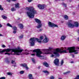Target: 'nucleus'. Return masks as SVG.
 Masks as SVG:
<instances>
[{
	"mask_svg": "<svg viewBox=\"0 0 79 79\" xmlns=\"http://www.w3.org/2000/svg\"><path fill=\"white\" fill-rule=\"evenodd\" d=\"M6 61L7 63V64L10 63V61L8 60V59H7L6 60Z\"/></svg>",
	"mask_w": 79,
	"mask_h": 79,
	"instance_id": "c756f323",
	"label": "nucleus"
},
{
	"mask_svg": "<svg viewBox=\"0 0 79 79\" xmlns=\"http://www.w3.org/2000/svg\"><path fill=\"white\" fill-rule=\"evenodd\" d=\"M71 20H69V22L67 23V25L68 27H70V28H73V27H74V24L71 23Z\"/></svg>",
	"mask_w": 79,
	"mask_h": 79,
	"instance_id": "39448f33",
	"label": "nucleus"
},
{
	"mask_svg": "<svg viewBox=\"0 0 79 79\" xmlns=\"http://www.w3.org/2000/svg\"><path fill=\"white\" fill-rule=\"evenodd\" d=\"M16 10L15 9V8L12 7L11 9V11H16Z\"/></svg>",
	"mask_w": 79,
	"mask_h": 79,
	"instance_id": "2f4dec72",
	"label": "nucleus"
},
{
	"mask_svg": "<svg viewBox=\"0 0 79 79\" xmlns=\"http://www.w3.org/2000/svg\"><path fill=\"white\" fill-rule=\"evenodd\" d=\"M44 52H45L44 54H51L52 53L53 54H52L51 57H54L55 56H59L60 55L58 52H60V53H67V52L66 50H64V48H61L60 49L57 48L53 49L51 47H49L48 49H44L43 50Z\"/></svg>",
	"mask_w": 79,
	"mask_h": 79,
	"instance_id": "f257e3e1",
	"label": "nucleus"
},
{
	"mask_svg": "<svg viewBox=\"0 0 79 79\" xmlns=\"http://www.w3.org/2000/svg\"><path fill=\"white\" fill-rule=\"evenodd\" d=\"M78 6H79V5H78Z\"/></svg>",
	"mask_w": 79,
	"mask_h": 79,
	"instance_id": "338daca9",
	"label": "nucleus"
},
{
	"mask_svg": "<svg viewBox=\"0 0 79 79\" xmlns=\"http://www.w3.org/2000/svg\"><path fill=\"white\" fill-rule=\"evenodd\" d=\"M26 9L28 11L27 12L28 16L30 18H34L35 14H37V11L35 10L34 8L30 6L26 7Z\"/></svg>",
	"mask_w": 79,
	"mask_h": 79,
	"instance_id": "f03ea898",
	"label": "nucleus"
},
{
	"mask_svg": "<svg viewBox=\"0 0 79 79\" xmlns=\"http://www.w3.org/2000/svg\"><path fill=\"white\" fill-rule=\"evenodd\" d=\"M72 0H69V2H72Z\"/></svg>",
	"mask_w": 79,
	"mask_h": 79,
	"instance_id": "680f3d73",
	"label": "nucleus"
},
{
	"mask_svg": "<svg viewBox=\"0 0 79 79\" xmlns=\"http://www.w3.org/2000/svg\"><path fill=\"white\" fill-rule=\"evenodd\" d=\"M77 32H78V34L79 35V30H78V31Z\"/></svg>",
	"mask_w": 79,
	"mask_h": 79,
	"instance_id": "13d9d810",
	"label": "nucleus"
},
{
	"mask_svg": "<svg viewBox=\"0 0 79 79\" xmlns=\"http://www.w3.org/2000/svg\"><path fill=\"white\" fill-rule=\"evenodd\" d=\"M70 73V71H67L66 72H64L63 74H69Z\"/></svg>",
	"mask_w": 79,
	"mask_h": 79,
	"instance_id": "4be33fe9",
	"label": "nucleus"
},
{
	"mask_svg": "<svg viewBox=\"0 0 79 79\" xmlns=\"http://www.w3.org/2000/svg\"><path fill=\"white\" fill-rule=\"evenodd\" d=\"M66 36L63 35L60 38L61 40H64L66 39Z\"/></svg>",
	"mask_w": 79,
	"mask_h": 79,
	"instance_id": "412c9836",
	"label": "nucleus"
},
{
	"mask_svg": "<svg viewBox=\"0 0 79 79\" xmlns=\"http://www.w3.org/2000/svg\"><path fill=\"white\" fill-rule=\"evenodd\" d=\"M37 7L40 9V10H44L46 7V5L45 4H38L37 6Z\"/></svg>",
	"mask_w": 79,
	"mask_h": 79,
	"instance_id": "423d86ee",
	"label": "nucleus"
},
{
	"mask_svg": "<svg viewBox=\"0 0 79 79\" xmlns=\"http://www.w3.org/2000/svg\"><path fill=\"white\" fill-rule=\"evenodd\" d=\"M11 63L13 64V66H14V67L16 66V63L15 62V60H12L11 61Z\"/></svg>",
	"mask_w": 79,
	"mask_h": 79,
	"instance_id": "4468645a",
	"label": "nucleus"
},
{
	"mask_svg": "<svg viewBox=\"0 0 79 79\" xmlns=\"http://www.w3.org/2000/svg\"><path fill=\"white\" fill-rule=\"evenodd\" d=\"M0 10H1V11L3 10V8L2 7V6L1 5H0Z\"/></svg>",
	"mask_w": 79,
	"mask_h": 79,
	"instance_id": "72a5a7b5",
	"label": "nucleus"
},
{
	"mask_svg": "<svg viewBox=\"0 0 79 79\" xmlns=\"http://www.w3.org/2000/svg\"><path fill=\"white\" fill-rule=\"evenodd\" d=\"M45 39H44L43 41V43H47L48 42V41L49 40L48 39V38L47 37V36L46 35H44Z\"/></svg>",
	"mask_w": 79,
	"mask_h": 79,
	"instance_id": "f8f14e48",
	"label": "nucleus"
},
{
	"mask_svg": "<svg viewBox=\"0 0 79 79\" xmlns=\"http://www.w3.org/2000/svg\"><path fill=\"white\" fill-rule=\"evenodd\" d=\"M50 79H55V77L53 76H51L49 78Z\"/></svg>",
	"mask_w": 79,
	"mask_h": 79,
	"instance_id": "7c9ffc66",
	"label": "nucleus"
},
{
	"mask_svg": "<svg viewBox=\"0 0 79 79\" xmlns=\"http://www.w3.org/2000/svg\"><path fill=\"white\" fill-rule=\"evenodd\" d=\"M59 59H56L54 61V63L56 66H59Z\"/></svg>",
	"mask_w": 79,
	"mask_h": 79,
	"instance_id": "6e6552de",
	"label": "nucleus"
},
{
	"mask_svg": "<svg viewBox=\"0 0 79 79\" xmlns=\"http://www.w3.org/2000/svg\"><path fill=\"white\" fill-rule=\"evenodd\" d=\"M65 0H62V1H64Z\"/></svg>",
	"mask_w": 79,
	"mask_h": 79,
	"instance_id": "e2e57ef3",
	"label": "nucleus"
},
{
	"mask_svg": "<svg viewBox=\"0 0 79 79\" xmlns=\"http://www.w3.org/2000/svg\"><path fill=\"white\" fill-rule=\"evenodd\" d=\"M28 77L29 79H34V77H33L32 74H29L28 75Z\"/></svg>",
	"mask_w": 79,
	"mask_h": 79,
	"instance_id": "dca6fc26",
	"label": "nucleus"
},
{
	"mask_svg": "<svg viewBox=\"0 0 79 79\" xmlns=\"http://www.w3.org/2000/svg\"><path fill=\"white\" fill-rule=\"evenodd\" d=\"M42 31V28L40 29L39 30V31H40V32H41V31Z\"/></svg>",
	"mask_w": 79,
	"mask_h": 79,
	"instance_id": "de8ad7c7",
	"label": "nucleus"
},
{
	"mask_svg": "<svg viewBox=\"0 0 79 79\" xmlns=\"http://www.w3.org/2000/svg\"><path fill=\"white\" fill-rule=\"evenodd\" d=\"M64 48H65L67 50H69V53H73V52H77V50H75V47H69L68 48L66 47Z\"/></svg>",
	"mask_w": 79,
	"mask_h": 79,
	"instance_id": "20e7f679",
	"label": "nucleus"
},
{
	"mask_svg": "<svg viewBox=\"0 0 79 79\" xmlns=\"http://www.w3.org/2000/svg\"><path fill=\"white\" fill-rule=\"evenodd\" d=\"M74 54H78V52H76L74 53Z\"/></svg>",
	"mask_w": 79,
	"mask_h": 79,
	"instance_id": "09e8293b",
	"label": "nucleus"
},
{
	"mask_svg": "<svg viewBox=\"0 0 79 79\" xmlns=\"http://www.w3.org/2000/svg\"><path fill=\"white\" fill-rule=\"evenodd\" d=\"M15 7L16 8H19L20 7H19V3H17L15 5Z\"/></svg>",
	"mask_w": 79,
	"mask_h": 79,
	"instance_id": "aec40b11",
	"label": "nucleus"
},
{
	"mask_svg": "<svg viewBox=\"0 0 79 79\" xmlns=\"http://www.w3.org/2000/svg\"><path fill=\"white\" fill-rule=\"evenodd\" d=\"M58 79H62V78H58Z\"/></svg>",
	"mask_w": 79,
	"mask_h": 79,
	"instance_id": "052dcab7",
	"label": "nucleus"
},
{
	"mask_svg": "<svg viewBox=\"0 0 79 79\" xmlns=\"http://www.w3.org/2000/svg\"><path fill=\"white\" fill-rule=\"evenodd\" d=\"M20 65L21 66L23 67V68H25L26 69H28L29 68L27 67V64H20Z\"/></svg>",
	"mask_w": 79,
	"mask_h": 79,
	"instance_id": "9b49d317",
	"label": "nucleus"
},
{
	"mask_svg": "<svg viewBox=\"0 0 79 79\" xmlns=\"http://www.w3.org/2000/svg\"><path fill=\"white\" fill-rule=\"evenodd\" d=\"M75 13L74 12H73V15H75Z\"/></svg>",
	"mask_w": 79,
	"mask_h": 79,
	"instance_id": "4d7b16f0",
	"label": "nucleus"
},
{
	"mask_svg": "<svg viewBox=\"0 0 79 79\" xmlns=\"http://www.w3.org/2000/svg\"><path fill=\"white\" fill-rule=\"evenodd\" d=\"M42 24L41 23H39L38 25V26H36V27L37 29H40V28H41L42 27Z\"/></svg>",
	"mask_w": 79,
	"mask_h": 79,
	"instance_id": "a211bd4d",
	"label": "nucleus"
},
{
	"mask_svg": "<svg viewBox=\"0 0 79 79\" xmlns=\"http://www.w3.org/2000/svg\"><path fill=\"white\" fill-rule=\"evenodd\" d=\"M12 1H13L14 2L15 1H16V0H12Z\"/></svg>",
	"mask_w": 79,
	"mask_h": 79,
	"instance_id": "bf43d9fd",
	"label": "nucleus"
},
{
	"mask_svg": "<svg viewBox=\"0 0 79 79\" xmlns=\"http://www.w3.org/2000/svg\"><path fill=\"white\" fill-rule=\"evenodd\" d=\"M71 63H74V62L73 61H71Z\"/></svg>",
	"mask_w": 79,
	"mask_h": 79,
	"instance_id": "5fc2aeb1",
	"label": "nucleus"
},
{
	"mask_svg": "<svg viewBox=\"0 0 79 79\" xmlns=\"http://www.w3.org/2000/svg\"><path fill=\"white\" fill-rule=\"evenodd\" d=\"M41 51H40V49H35L33 50V52H36V56H37V54L38 55L39 53H41V52H40Z\"/></svg>",
	"mask_w": 79,
	"mask_h": 79,
	"instance_id": "1a4fd4ad",
	"label": "nucleus"
},
{
	"mask_svg": "<svg viewBox=\"0 0 79 79\" xmlns=\"http://www.w3.org/2000/svg\"><path fill=\"white\" fill-rule=\"evenodd\" d=\"M25 51L26 52H29V51L27 49L25 50Z\"/></svg>",
	"mask_w": 79,
	"mask_h": 79,
	"instance_id": "ea45409f",
	"label": "nucleus"
},
{
	"mask_svg": "<svg viewBox=\"0 0 79 79\" xmlns=\"http://www.w3.org/2000/svg\"><path fill=\"white\" fill-rule=\"evenodd\" d=\"M40 39L35 38H31L29 40V43L31 46H34V45H35V42L36 40H37L39 43H41L42 42V41L41 40H43L44 37L41 36L40 37Z\"/></svg>",
	"mask_w": 79,
	"mask_h": 79,
	"instance_id": "7ed1b4c3",
	"label": "nucleus"
},
{
	"mask_svg": "<svg viewBox=\"0 0 79 79\" xmlns=\"http://www.w3.org/2000/svg\"><path fill=\"white\" fill-rule=\"evenodd\" d=\"M64 18L65 20H67V19H68V16L65 15L64 16Z\"/></svg>",
	"mask_w": 79,
	"mask_h": 79,
	"instance_id": "a878e982",
	"label": "nucleus"
},
{
	"mask_svg": "<svg viewBox=\"0 0 79 79\" xmlns=\"http://www.w3.org/2000/svg\"><path fill=\"white\" fill-rule=\"evenodd\" d=\"M2 47H3V48H5V47H6V46L4 45H3L2 46Z\"/></svg>",
	"mask_w": 79,
	"mask_h": 79,
	"instance_id": "79ce46f5",
	"label": "nucleus"
},
{
	"mask_svg": "<svg viewBox=\"0 0 79 79\" xmlns=\"http://www.w3.org/2000/svg\"><path fill=\"white\" fill-rule=\"evenodd\" d=\"M35 21L38 24H41V21L40 20L37 19H35Z\"/></svg>",
	"mask_w": 79,
	"mask_h": 79,
	"instance_id": "ddd939ff",
	"label": "nucleus"
},
{
	"mask_svg": "<svg viewBox=\"0 0 79 79\" xmlns=\"http://www.w3.org/2000/svg\"><path fill=\"white\" fill-rule=\"evenodd\" d=\"M62 23H63V21L62 22Z\"/></svg>",
	"mask_w": 79,
	"mask_h": 79,
	"instance_id": "69168bd1",
	"label": "nucleus"
},
{
	"mask_svg": "<svg viewBox=\"0 0 79 79\" xmlns=\"http://www.w3.org/2000/svg\"><path fill=\"white\" fill-rule=\"evenodd\" d=\"M31 55H32V56H35V54H31Z\"/></svg>",
	"mask_w": 79,
	"mask_h": 79,
	"instance_id": "8fccbe9b",
	"label": "nucleus"
},
{
	"mask_svg": "<svg viewBox=\"0 0 79 79\" xmlns=\"http://www.w3.org/2000/svg\"><path fill=\"white\" fill-rule=\"evenodd\" d=\"M7 75H9L10 76H11V75H12V73H11L10 72H8L7 73Z\"/></svg>",
	"mask_w": 79,
	"mask_h": 79,
	"instance_id": "e433bc0d",
	"label": "nucleus"
},
{
	"mask_svg": "<svg viewBox=\"0 0 79 79\" xmlns=\"http://www.w3.org/2000/svg\"><path fill=\"white\" fill-rule=\"evenodd\" d=\"M7 1H8V2H11V0H7Z\"/></svg>",
	"mask_w": 79,
	"mask_h": 79,
	"instance_id": "3c124183",
	"label": "nucleus"
},
{
	"mask_svg": "<svg viewBox=\"0 0 79 79\" xmlns=\"http://www.w3.org/2000/svg\"><path fill=\"white\" fill-rule=\"evenodd\" d=\"M28 2H32L31 0H28Z\"/></svg>",
	"mask_w": 79,
	"mask_h": 79,
	"instance_id": "49530a36",
	"label": "nucleus"
},
{
	"mask_svg": "<svg viewBox=\"0 0 79 79\" xmlns=\"http://www.w3.org/2000/svg\"><path fill=\"white\" fill-rule=\"evenodd\" d=\"M5 55H10V53H5Z\"/></svg>",
	"mask_w": 79,
	"mask_h": 79,
	"instance_id": "a19ab883",
	"label": "nucleus"
},
{
	"mask_svg": "<svg viewBox=\"0 0 79 79\" xmlns=\"http://www.w3.org/2000/svg\"><path fill=\"white\" fill-rule=\"evenodd\" d=\"M77 49H79V48H77Z\"/></svg>",
	"mask_w": 79,
	"mask_h": 79,
	"instance_id": "0e129e2a",
	"label": "nucleus"
},
{
	"mask_svg": "<svg viewBox=\"0 0 79 79\" xmlns=\"http://www.w3.org/2000/svg\"><path fill=\"white\" fill-rule=\"evenodd\" d=\"M2 17L3 18V19H6V18H7V17L5 16L4 15H2Z\"/></svg>",
	"mask_w": 79,
	"mask_h": 79,
	"instance_id": "473e14b6",
	"label": "nucleus"
},
{
	"mask_svg": "<svg viewBox=\"0 0 79 79\" xmlns=\"http://www.w3.org/2000/svg\"><path fill=\"white\" fill-rule=\"evenodd\" d=\"M48 26L51 27H58V25H55L50 22H48Z\"/></svg>",
	"mask_w": 79,
	"mask_h": 79,
	"instance_id": "0eeeda50",
	"label": "nucleus"
},
{
	"mask_svg": "<svg viewBox=\"0 0 79 79\" xmlns=\"http://www.w3.org/2000/svg\"><path fill=\"white\" fill-rule=\"evenodd\" d=\"M2 27V24L0 23V27Z\"/></svg>",
	"mask_w": 79,
	"mask_h": 79,
	"instance_id": "603ef678",
	"label": "nucleus"
},
{
	"mask_svg": "<svg viewBox=\"0 0 79 79\" xmlns=\"http://www.w3.org/2000/svg\"><path fill=\"white\" fill-rule=\"evenodd\" d=\"M23 35H22L20 36H19V38L20 39H23Z\"/></svg>",
	"mask_w": 79,
	"mask_h": 79,
	"instance_id": "c85d7f7f",
	"label": "nucleus"
},
{
	"mask_svg": "<svg viewBox=\"0 0 79 79\" xmlns=\"http://www.w3.org/2000/svg\"><path fill=\"white\" fill-rule=\"evenodd\" d=\"M79 27V23L77 22H75L74 23V27Z\"/></svg>",
	"mask_w": 79,
	"mask_h": 79,
	"instance_id": "6ab92c4d",
	"label": "nucleus"
},
{
	"mask_svg": "<svg viewBox=\"0 0 79 79\" xmlns=\"http://www.w3.org/2000/svg\"><path fill=\"white\" fill-rule=\"evenodd\" d=\"M31 60L33 63H35V59L34 58L32 59Z\"/></svg>",
	"mask_w": 79,
	"mask_h": 79,
	"instance_id": "f704fd0d",
	"label": "nucleus"
},
{
	"mask_svg": "<svg viewBox=\"0 0 79 79\" xmlns=\"http://www.w3.org/2000/svg\"><path fill=\"white\" fill-rule=\"evenodd\" d=\"M62 5L64 6V7H66V4L64 2L62 3Z\"/></svg>",
	"mask_w": 79,
	"mask_h": 79,
	"instance_id": "393cba45",
	"label": "nucleus"
},
{
	"mask_svg": "<svg viewBox=\"0 0 79 79\" xmlns=\"http://www.w3.org/2000/svg\"><path fill=\"white\" fill-rule=\"evenodd\" d=\"M40 66H39L38 67V69H40Z\"/></svg>",
	"mask_w": 79,
	"mask_h": 79,
	"instance_id": "864d4df0",
	"label": "nucleus"
},
{
	"mask_svg": "<svg viewBox=\"0 0 79 79\" xmlns=\"http://www.w3.org/2000/svg\"><path fill=\"white\" fill-rule=\"evenodd\" d=\"M71 55H72V57L73 58H74V55L73 54H70Z\"/></svg>",
	"mask_w": 79,
	"mask_h": 79,
	"instance_id": "a18cd8bd",
	"label": "nucleus"
},
{
	"mask_svg": "<svg viewBox=\"0 0 79 79\" xmlns=\"http://www.w3.org/2000/svg\"><path fill=\"white\" fill-rule=\"evenodd\" d=\"M41 52V53H40V52L38 54H37V56H37V57H39V58H40V59H44V56H41V54H42V52Z\"/></svg>",
	"mask_w": 79,
	"mask_h": 79,
	"instance_id": "9d476101",
	"label": "nucleus"
},
{
	"mask_svg": "<svg viewBox=\"0 0 79 79\" xmlns=\"http://www.w3.org/2000/svg\"><path fill=\"white\" fill-rule=\"evenodd\" d=\"M18 26L19 27V28L21 29H23V27H24V26L22 24H19Z\"/></svg>",
	"mask_w": 79,
	"mask_h": 79,
	"instance_id": "f3484780",
	"label": "nucleus"
},
{
	"mask_svg": "<svg viewBox=\"0 0 79 79\" xmlns=\"http://www.w3.org/2000/svg\"><path fill=\"white\" fill-rule=\"evenodd\" d=\"M0 36H3V35H2V34H0Z\"/></svg>",
	"mask_w": 79,
	"mask_h": 79,
	"instance_id": "6e6d98bb",
	"label": "nucleus"
},
{
	"mask_svg": "<svg viewBox=\"0 0 79 79\" xmlns=\"http://www.w3.org/2000/svg\"><path fill=\"white\" fill-rule=\"evenodd\" d=\"M6 78L5 77H0V79H5Z\"/></svg>",
	"mask_w": 79,
	"mask_h": 79,
	"instance_id": "58836bf2",
	"label": "nucleus"
},
{
	"mask_svg": "<svg viewBox=\"0 0 79 79\" xmlns=\"http://www.w3.org/2000/svg\"><path fill=\"white\" fill-rule=\"evenodd\" d=\"M13 29L14 31H16L17 30V28L16 27H13Z\"/></svg>",
	"mask_w": 79,
	"mask_h": 79,
	"instance_id": "c9c22d12",
	"label": "nucleus"
},
{
	"mask_svg": "<svg viewBox=\"0 0 79 79\" xmlns=\"http://www.w3.org/2000/svg\"><path fill=\"white\" fill-rule=\"evenodd\" d=\"M25 55H29V53L27 52H25Z\"/></svg>",
	"mask_w": 79,
	"mask_h": 79,
	"instance_id": "37998d69",
	"label": "nucleus"
},
{
	"mask_svg": "<svg viewBox=\"0 0 79 79\" xmlns=\"http://www.w3.org/2000/svg\"><path fill=\"white\" fill-rule=\"evenodd\" d=\"M43 72L44 73H47L48 74H49V72L47 70L43 71Z\"/></svg>",
	"mask_w": 79,
	"mask_h": 79,
	"instance_id": "5701e85b",
	"label": "nucleus"
},
{
	"mask_svg": "<svg viewBox=\"0 0 79 79\" xmlns=\"http://www.w3.org/2000/svg\"><path fill=\"white\" fill-rule=\"evenodd\" d=\"M75 79H79V75L76 76V77L75 78Z\"/></svg>",
	"mask_w": 79,
	"mask_h": 79,
	"instance_id": "4c0bfd02",
	"label": "nucleus"
},
{
	"mask_svg": "<svg viewBox=\"0 0 79 79\" xmlns=\"http://www.w3.org/2000/svg\"><path fill=\"white\" fill-rule=\"evenodd\" d=\"M13 33H14V34H16V31H13Z\"/></svg>",
	"mask_w": 79,
	"mask_h": 79,
	"instance_id": "c03bdc74",
	"label": "nucleus"
},
{
	"mask_svg": "<svg viewBox=\"0 0 79 79\" xmlns=\"http://www.w3.org/2000/svg\"><path fill=\"white\" fill-rule=\"evenodd\" d=\"M23 73H24V71L23 70L19 72L20 74H23Z\"/></svg>",
	"mask_w": 79,
	"mask_h": 79,
	"instance_id": "b1692460",
	"label": "nucleus"
},
{
	"mask_svg": "<svg viewBox=\"0 0 79 79\" xmlns=\"http://www.w3.org/2000/svg\"><path fill=\"white\" fill-rule=\"evenodd\" d=\"M7 26H9V27H13V26L10 24L8 23L7 24Z\"/></svg>",
	"mask_w": 79,
	"mask_h": 79,
	"instance_id": "bb28decb",
	"label": "nucleus"
},
{
	"mask_svg": "<svg viewBox=\"0 0 79 79\" xmlns=\"http://www.w3.org/2000/svg\"><path fill=\"white\" fill-rule=\"evenodd\" d=\"M43 64L44 66H46V67H48L49 66L48 64V63H47L46 61H45L44 62H43Z\"/></svg>",
	"mask_w": 79,
	"mask_h": 79,
	"instance_id": "2eb2a0df",
	"label": "nucleus"
},
{
	"mask_svg": "<svg viewBox=\"0 0 79 79\" xmlns=\"http://www.w3.org/2000/svg\"><path fill=\"white\" fill-rule=\"evenodd\" d=\"M64 63V61L62 60L60 62V65L61 66H63V64Z\"/></svg>",
	"mask_w": 79,
	"mask_h": 79,
	"instance_id": "cd10ccee",
	"label": "nucleus"
}]
</instances>
